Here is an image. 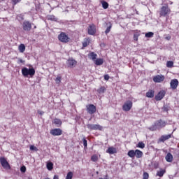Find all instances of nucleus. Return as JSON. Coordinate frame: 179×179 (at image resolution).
Listing matches in <instances>:
<instances>
[{
  "instance_id": "obj_1",
  "label": "nucleus",
  "mask_w": 179,
  "mask_h": 179,
  "mask_svg": "<svg viewBox=\"0 0 179 179\" xmlns=\"http://www.w3.org/2000/svg\"><path fill=\"white\" fill-rule=\"evenodd\" d=\"M29 68L27 67H24L22 69V76L24 78H27L29 76H30V78H33L34 75H36V70L34 69V68L30 65H28Z\"/></svg>"
},
{
  "instance_id": "obj_2",
  "label": "nucleus",
  "mask_w": 179,
  "mask_h": 179,
  "mask_svg": "<svg viewBox=\"0 0 179 179\" xmlns=\"http://www.w3.org/2000/svg\"><path fill=\"white\" fill-rule=\"evenodd\" d=\"M166 127V122L163 120H158L155 122L154 125L150 127V131H156V129H161V128H164Z\"/></svg>"
},
{
  "instance_id": "obj_3",
  "label": "nucleus",
  "mask_w": 179,
  "mask_h": 179,
  "mask_svg": "<svg viewBox=\"0 0 179 179\" xmlns=\"http://www.w3.org/2000/svg\"><path fill=\"white\" fill-rule=\"evenodd\" d=\"M171 10L169 8L168 5H165L162 7L159 15L160 16H167V15H170Z\"/></svg>"
},
{
  "instance_id": "obj_4",
  "label": "nucleus",
  "mask_w": 179,
  "mask_h": 179,
  "mask_svg": "<svg viewBox=\"0 0 179 179\" xmlns=\"http://www.w3.org/2000/svg\"><path fill=\"white\" fill-rule=\"evenodd\" d=\"M0 163L3 168H4L6 170H10V165L9 164V162L6 160V157H0Z\"/></svg>"
},
{
  "instance_id": "obj_5",
  "label": "nucleus",
  "mask_w": 179,
  "mask_h": 179,
  "mask_svg": "<svg viewBox=\"0 0 179 179\" xmlns=\"http://www.w3.org/2000/svg\"><path fill=\"white\" fill-rule=\"evenodd\" d=\"M87 127L88 129H91L92 131H103V127L100 124H89Z\"/></svg>"
},
{
  "instance_id": "obj_6",
  "label": "nucleus",
  "mask_w": 179,
  "mask_h": 179,
  "mask_svg": "<svg viewBox=\"0 0 179 179\" xmlns=\"http://www.w3.org/2000/svg\"><path fill=\"white\" fill-rule=\"evenodd\" d=\"M58 38L62 43H69L70 38L68 37L67 34L64 32H62L59 36Z\"/></svg>"
},
{
  "instance_id": "obj_7",
  "label": "nucleus",
  "mask_w": 179,
  "mask_h": 179,
  "mask_svg": "<svg viewBox=\"0 0 179 179\" xmlns=\"http://www.w3.org/2000/svg\"><path fill=\"white\" fill-rule=\"evenodd\" d=\"M133 103L131 101H127L122 106L123 111H129L132 108Z\"/></svg>"
},
{
  "instance_id": "obj_8",
  "label": "nucleus",
  "mask_w": 179,
  "mask_h": 179,
  "mask_svg": "<svg viewBox=\"0 0 179 179\" xmlns=\"http://www.w3.org/2000/svg\"><path fill=\"white\" fill-rule=\"evenodd\" d=\"M96 25L94 24H90L88 27V34H90V36H94V34H96Z\"/></svg>"
},
{
  "instance_id": "obj_9",
  "label": "nucleus",
  "mask_w": 179,
  "mask_h": 179,
  "mask_svg": "<svg viewBox=\"0 0 179 179\" xmlns=\"http://www.w3.org/2000/svg\"><path fill=\"white\" fill-rule=\"evenodd\" d=\"M165 79L164 76L163 75H157L153 77V81L155 83H162V82H164Z\"/></svg>"
},
{
  "instance_id": "obj_10",
  "label": "nucleus",
  "mask_w": 179,
  "mask_h": 179,
  "mask_svg": "<svg viewBox=\"0 0 179 179\" xmlns=\"http://www.w3.org/2000/svg\"><path fill=\"white\" fill-rule=\"evenodd\" d=\"M50 134L53 136H59L62 135V130L61 129H53L50 131Z\"/></svg>"
},
{
  "instance_id": "obj_11",
  "label": "nucleus",
  "mask_w": 179,
  "mask_h": 179,
  "mask_svg": "<svg viewBox=\"0 0 179 179\" xmlns=\"http://www.w3.org/2000/svg\"><path fill=\"white\" fill-rule=\"evenodd\" d=\"M86 108L89 114H94L96 113V106L93 104L87 105Z\"/></svg>"
},
{
  "instance_id": "obj_12",
  "label": "nucleus",
  "mask_w": 179,
  "mask_h": 179,
  "mask_svg": "<svg viewBox=\"0 0 179 179\" xmlns=\"http://www.w3.org/2000/svg\"><path fill=\"white\" fill-rule=\"evenodd\" d=\"M166 96V91L161 90L156 96H155V100L157 101H160V100H162V99Z\"/></svg>"
},
{
  "instance_id": "obj_13",
  "label": "nucleus",
  "mask_w": 179,
  "mask_h": 179,
  "mask_svg": "<svg viewBox=\"0 0 179 179\" xmlns=\"http://www.w3.org/2000/svg\"><path fill=\"white\" fill-rule=\"evenodd\" d=\"M22 27L25 31H30V30H31V23L25 21L23 22Z\"/></svg>"
},
{
  "instance_id": "obj_14",
  "label": "nucleus",
  "mask_w": 179,
  "mask_h": 179,
  "mask_svg": "<svg viewBox=\"0 0 179 179\" xmlns=\"http://www.w3.org/2000/svg\"><path fill=\"white\" fill-rule=\"evenodd\" d=\"M170 86H171V89H172V90H176V89H177V87H178V80H177V79L171 80V83H170Z\"/></svg>"
},
{
  "instance_id": "obj_15",
  "label": "nucleus",
  "mask_w": 179,
  "mask_h": 179,
  "mask_svg": "<svg viewBox=\"0 0 179 179\" xmlns=\"http://www.w3.org/2000/svg\"><path fill=\"white\" fill-rule=\"evenodd\" d=\"M76 64H78V62L73 59H69L67 61L69 68H73V66H76Z\"/></svg>"
},
{
  "instance_id": "obj_16",
  "label": "nucleus",
  "mask_w": 179,
  "mask_h": 179,
  "mask_svg": "<svg viewBox=\"0 0 179 179\" xmlns=\"http://www.w3.org/2000/svg\"><path fill=\"white\" fill-rule=\"evenodd\" d=\"M171 138V134H168V135H164L162 136L161 138L159 139V142H166V141L170 139Z\"/></svg>"
},
{
  "instance_id": "obj_17",
  "label": "nucleus",
  "mask_w": 179,
  "mask_h": 179,
  "mask_svg": "<svg viewBox=\"0 0 179 179\" xmlns=\"http://www.w3.org/2000/svg\"><path fill=\"white\" fill-rule=\"evenodd\" d=\"M106 153H108L109 155H114L115 153H117V148L114 147H109L106 150Z\"/></svg>"
},
{
  "instance_id": "obj_18",
  "label": "nucleus",
  "mask_w": 179,
  "mask_h": 179,
  "mask_svg": "<svg viewBox=\"0 0 179 179\" xmlns=\"http://www.w3.org/2000/svg\"><path fill=\"white\" fill-rule=\"evenodd\" d=\"M146 97H148L149 99H152V97H155V90H150L146 93Z\"/></svg>"
},
{
  "instance_id": "obj_19",
  "label": "nucleus",
  "mask_w": 179,
  "mask_h": 179,
  "mask_svg": "<svg viewBox=\"0 0 179 179\" xmlns=\"http://www.w3.org/2000/svg\"><path fill=\"white\" fill-rule=\"evenodd\" d=\"M94 62L95 65H97V66L103 65V64H104V59L101 58H98L96 60H94Z\"/></svg>"
},
{
  "instance_id": "obj_20",
  "label": "nucleus",
  "mask_w": 179,
  "mask_h": 179,
  "mask_svg": "<svg viewBox=\"0 0 179 179\" xmlns=\"http://www.w3.org/2000/svg\"><path fill=\"white\" fill-rule=\"evenodd\" d=\"M135 156L137 159H141L143 156V152L139 150H135Z\"/></svg>"
},
{
  "instance_id": "obj_21",
  "label": "nucleus",
  "mask_w": 179,
  "mask_h": 179,
  "mask_svg": "<svg viewBox=\"0 0 179 179\" xmlns=\"http://www.w3.org/2000/svg\"><path fill=\"white\" fill-rule=\"evenodd\" d=\"M166 162H168V163H171V162H173V155H171V153L169 152L166 157H165Z\"/></svg>"
},
{
  "instance_id": "obj_22",
  "label": "nucleus",
  "mask_w": 179,
  "mask_h": 179,
  "mask_svg": "<svg viewBox=\"0 0 179 179\" xmlns=\"http://www.w3.org/2000/svg\"><path fill=\"white\" fill-rule=\"evenodd\" d=\"M89 58H90V59H92V61H96V59L97 58V54L92 52L88 55Z\"/></svg>"
},
{
  "instance_id": "obj_23",
  "label": "nucleus",
  "mask_w": 179,
  "mask_h": 179,
  "mask_svg": "<svg viewBox=\"0 0 179 179\" xmlns=\"http://www.w3.org/2000/svg\"><path fill=\"white\" fill-rule=\"evenodd\" d=\"M165 173H166V170L161 169L159 171H157V176L158 177H163V176H164Z\"/></svg>"
},
{
  "instance_id": "obj_24",
  "label": "nucleus",
  "mask_w": 179,
  "mask_h": 179,
  "mask_svg": "<svg viewBox=\"0 0 179 179\" xmlns=\"http://www.w3.org/2000/svg\"><path fill=\"white\" fill-rule=\"evenodd\" d=\"M127 155L129 156V157H131V159H134L135 157V150H130L128 152Z\"/></svg>"
},
{
  "instance_id": "obj_25",
  "label": "nucleus",
  "mask_w": 179,
  "mask_h": 179,
  "mask_svg": "<svg viewBox=\"0 0 179 179\" xmlns=\"http://www.w3.org/2000/svg\"><path fill=\"white\" fill-rule=\"evenodd\" d=\"M18 50L20 52H23L24 51H26V46L24 44H20L18 47Z\"/></svg>"
},
{
  "instance_id": "obj_26",
  "label": "nucleus",
  "mask_w": 179,
  "mask_h": 179,
  "mask_svg": "<svg viewBox=\"0 0 179 179\" xmlns=\"http://www.w3.org/2000/svg\"><path fill=\"white\" fill-rule=\"evenodd\" d=\"M46 167L49 171H51V170L54 169V164H52V162H48L47 163Z\"/></svg>"
},
{
  "instance_id": "obj_27",
  "label": "nucleus",
  "mask_w": 179,
  "mask_h": 179,
  "mask_svg": "<svg viewBox=\"0 0 179 179\" xmlns=\"http://www.w3.org/2000/svg\"><path fill=\"white\" fill-rule=\"evenodd\" d=\"M90 44V39L89 38H85L84 40V42L83 43V47H87Z\"/></svg>"
},
{
  "instance_id": "obj_28",
  "label": "nucleus",
  "mask_w": 179,
  "mask_h": 179,
  "mask_svg": "<svg viewBox=\"0 0 179 179\" xmlns=\"http://www.w3.org/2000/svg\"><path fill=\"white\" fill-rule=\"evenodd\" d=\"M53 123L55 124V125H62V122L61 121V120L55 118L53 120Z\"/></svg>"
},
{
  "instance_id": "obj_29",
  "label": "nucleus",
  "mask_w": 179,
  "mask_h": 179,
  "mask_svg": "<svg viewBox=\"0 0 179 179\" xmlns=\"http://www.w3.org/2000/svg\"><path fill=\"white\" fill-rule=\"evenodd\" d=\"M91 160L92 162H97V160H99V155H93L92 157H91Z\"/></svg>"
},
{
  "instance_id": "obj_30",
  "label": "nucleus",
  "mask_w": 179,
  "mask_h": 179,
  "mask_svg": "<svg viewBox=\"0 0 179 179\" xmlns=\"http://www.w3.org/2000/svg\"><path fill=\"white\" fill-rule=\"evenodd\" d=\"M101 5H102V8H103V9H108V3H107L105 1H101Z\"/></svg>"
},
{
  "instance_id": "obj_31",
  "label": "nucleus",
  "mask_w": 179,
  "mask_h": 179,
  "mask_svg": "<svg viewBox=\"0 0 179 179\" xmlns=\"http://www.w3.org/2000/svg\"><path fill=\"white\" fill-rule=\"evenodd\" d=\"M97 92L99 93V94H101V93H104L106 92V87H101L97 90Z\"/></svg>"
},
{
  "instance_id": "obj_32",
  "label": "nucleus",
  "mask_w": 179,
  "mask_h": 179,
  "mask_svg": "<svg viewBox=\"0 0 179 179\" xmlns=\"http://www.w3.org/2000/svg\"><path fill=\"white\" fill-rule=\"evenodd\" d=\"M174 65V62H173L172 61H168L166 62V66L167 68H173V66Z\"/></svg>"
},
{
  "instance_id": "obj_33",
  "label": "nucleus",
  "mask_w": 179,
  "mask_h": 179,
  "mask_svg": "<svg viewBox=\"0 0 179 179\" xmlns=\"http://www.w3.org/2000/svg\"><path fill=\"white\" fill-rule=\"evenodd\" d=\"M62 79V77H61V76H57L56 79H55V82L57 85H59L61 83V80Z\"/></svg>"
},
{
  "instance_id": "obj_34",
  "label": "nucleus",
  "mask_w": 179,
  "mask_h": 179,
  "mask_svg": "<svg viewBox=\"0 0 179 179\" xmlns=\"http://www.w3.org/2000/svg\"><path fill=\"white\" fill-rule=\"evenodd\" d=\"M153 36H155L153 32H148L145 34V37H147V38H150L151 37H153Z\"/></svg>"
},
{
  "instance_id": "obj_35",
  "label": "nucleus",
  "mask_w": 179,
  "mask_h": 179,
  "mask_svg": "<svg viewBox=\"0 0 179 179\" xmlns=\"http://www.w3.org/2000/svg\"><path fill=\"white\" fill-rule=\"evenodd\" d=\"M72 177H73V173L72 172H69L66 179H72Z\"/></svg>"
},
{
  "instance_id": "obj_36",
  "label": "nucleus",
  "mask_w": 179,
  "mask_h": 179,
  "mask_svg": "<svg viewBox=\"0 0 179 179\" xmlns=\"http://www.w3.org/2000/svg\"><path fill=\"white\" fill-rule=\"evenodd\" d=\"M137 148H140L141 149H143V148H145V143H143V142H139Z\"/></svg>"
},
{
  "instance_id": "obj_37",
  "label": "nucleus",
  "mask_w": 179,
  "mask_h": 179,
  "mask_svg": "<svg viewBox=\"0 0 179 179\" xmlns=\"http://www.w3.org/2000/svg\"><path fill=\"white\" fill-rule=\"evenodd\" d=\"M30 150H34L35 152H37L38 150V148L34 145H30L29 147Z\"/></svg>"
},
{
  "instance_id": "obj_38",
  "label": "nucleus",
  "mask_w": 179,
  "mask_h": 179,
  "mask_svg": "<svg viewBox=\"0 0 179 179\" xmlns=\"http://www.w3.org/2000/svg\"><path fill=\"white\" fill-rule=\"evenodd\" d=\"M149 178V173L147 172H144L143 175V179H148Z\"/></svg>"
},
{
  "instance_id": "obj_39",
  "label": "nucleus",
  "mask_w": 179,
  "mask_h": 179,
  "mask_svg": "<svg viewBox=\"0 0 179 179\" xmlns=\"http://www.w3.org/2000/svg\"><path fill=\"white\" fill-rule=\"evenodd\" d=\"M83 142L84 148H87V140H86V138H84L83 139Z\"/></svg>"
},
{
  "instance_id": "obj_40",
  "label": "nucleus",
  "mask_w": 179,
  "mask_h": 179,
  "mask_svg": "<svg viewBox=\"0 0 179 179\" xmlns=\"http://www.w3.org/2000/svg\"><path fill=\"white\" fill-rule=\"evenodd\" d=\"M138 37H139V34H138V33L134 34V40L135 41H138Z\"/></svg>"
},
{
  "instance_id": "obj_41",
  "label": "nucleus",
  "mask_w": 179,
  "mask_h": 179,
  "mask_svg": "<svg viewBox=\"0 0 179 179\" xmlns=\"http://www.w3.org/2000/svg\"><path fill=\"white\" fill-rule=\"evenodd\" d=\"M111 27H112V26L110 25V26L106 29V30L105 31L106 34H108V32L110 31V30H111Z\"/></svg>"
},
{
  "instance_id": "obj_42",
  "label": "nucleus",
  "mask_w": 179,
  "mask_h": 179,
  "mask_svg": "<svg viewBox=\"0 0 179 179\" xmlns=\"http://www.w3.org/2000/svg\"><path fill=\"white\" fill-rule=\"evenodd\" d=\"M20 171L22 172V173H26V166H22L21 168H20Z\"/></svg>"
},
{
  "instance_id": "obj_43",
  "label": "nucleus",
  "mask_w": 179,
  "mask_h": 179,
  "mask_svg": "<svg viewBox=\"0 0 179 179\" xmlns=\"http://www.w3.org/2000/svg\"><path fill=\"white\" fill-rule=\"evenodd\" d=\"M22 0H12V2L14 3V5H16V3H19Z\"/></svg>"
},
{
  "instance_id": "obj_44",
  "label": "nucleus",
  "mask_w": 179,
  "mask_h": 179,
  "mask_svg": "<svg viewBox=\"0 0 179 179\" xmlns=\"http://www.w3.org/2000/svg\"><path fill=\"white\" fill-rule=\"evenodd\" d=\"M104 79H105V80H108V79H110V76H108V74L105 75Z\"/></svg>"
},
{
  "instance_id": "obj_45",
  "label": "nucleus",
  "mask_w": 179,
  "mask_h": 179,
  "mask_svg": "<svg viewBox=\"0 0 179 179\" xmlns=\"http://www.w3.org/2000/svg\"><path fill=\"white\" fill-rule=\"evenodd\" d=\"M38 114H40L41 115H43V114H44V112H43V111H41V110H38Z\"/></svg>"
},
{
  "instance_id": "obj_46",
  "label": "nucleus",
  "mask_w": 179,
  "mask_h": 179,
  "mask_svg": "<svg viewBox=\"0 0 179 179\" xmlns=\"http://www.w3.org/2000/svg\"><path fill=\"white\" fill-rule=\"evenodd\" d=\"M53 179H59L57 175H55Z\"/></svg>"
},
{
  "instance_id": "obj_47",
  "label": "nucleus",
  "mask_w": 179,
  "mask_h": 179,
  "mask_svg": "<svg viewBox=\"0 0 179 179\" xmlns=\"http://www.w3.org/2000/svg\"><path fill=\"white\" fill-rule=\"evenodd\" d=\"M20 62H23V60L20 59Z\"/></svg>"
},
{
  "instance_id": "obj_48",
  "label": "nucleus",
  "mask_w": 179,
  "mask_h": 179,
  "mask_svg": "<svg viewBox=\"0 0 179 179\" xmlns=\"http://www.w3.org/2000/svg\"><path fill=\"white\" fill-rule=\"evenodd\" d=\"M36 28H37V27L34 26V29H36Z\"/></svg>"
},
{
  "instance_id": "obj_49",
  "label": "nucleus",
  "mask_w": 179,
  "mask_h": 179,
  "mask_svg": "<svg viewBox=\"0 0 179 179\" xmlns=\"http://www.w3.org/2000/svg\"><path fill=\"white\" fill-rule=\"evenodd\" d=\"M0 52H1V48H0Z\"/></svg>"
}]
</instances>
